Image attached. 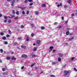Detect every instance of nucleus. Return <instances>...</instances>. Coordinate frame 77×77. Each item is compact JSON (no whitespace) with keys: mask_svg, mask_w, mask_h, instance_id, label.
I'll use <instances>...</instances> for the list:
<instances>
[{"mask_svg":"<svg viewBox=\"0 0 77 77\" xmlns=\"http://www.w3.org/2000/svg\"><path fill=\"white\" fill-rule=\"evenodd\" d=\"M35 35V33H32L31 34V36L33 37Z\"/></svg>","mask_w":77,"mask_h":77,"instance_id":"f8f14e48","label":"nucleus"},{"mask_svg":"<svg viewBox=\"0 0 77 77\" xmlns=\"http://www.w3.org/2000/svg\"><path fill=\"white\" fill-rule=\"evenodd\" d=\"M12 18H14V17H15V16L14 15H13L12 16Z\"/></svg>","mask_w":77,"mask_h":77,"instance_id":"0e129e2a","label":"nucleus"},{"mask_svg":"<svg viewBox=\"0 0 77 77\" xmlns=\"http://www.w3.org/2000/svg\"><path fill=\"white\" fill-rule=\"evenodd\" d=\"M12 0H7V1L9 2H11Z\"/></svg>","mask_w":77,"mask_h":77,"instance_id":"bf43d9fd","label":"nucleus"},{"mask_svg":"<svg viewBox=\"0 0 77 77\" xmlns=\"http://www.w3.org/2000/svg\"><path fill=\"white\" fill-rule=\"evenodd\" d=\"M17 32H20V29H18L17 30Z\"/></svg>","mask_w":77,"mask_h":77,"instance_id":"4d7b16f0","label":"nucleus"},{"mask_svg":"<svg viewBox=\"0 0 77 77\" xmlns=\"http://www.w3.org/2000/svg\"><path fill=\"white\" fill-rule=\"evenodd\" d=\"M74 60V57H72L71 58V60Z\"/></svg>","mask_w":77,"mask_h":77,"instance_id":"ea45409f","label":"nucleus"},{"mask_svg":"<svg viewBox=\"0 0 77 77\" xmlns=\"http://www.w3.org/2000/svg\"><path fill=\"white\" fill-rule=\"evenodd\" d=\"M52 65H55L57 63L56 62H52Z\"/></svg>","mask_w":77,"mask_h":77,"instance_id":"a878e982","label":"nucleus"},{"mask_svg":"<svg viewBox=\"0 0 77 77\" xmlns=\"http://www.w3.org/2000/svg\"><path fill=\"white\" fill-rule=\"evenodd\" d=\"M27 55L25 54H23L22 56V58H27Z\"/></svg>","mask_w":77,"mask_h":77,"instance_id":"7ed1b4c3","label":"nucleus"},{"mask_svg":"<svg viewBox=\"0 0 77 77\" xmlns=\"http://www.w3.org/2000/svg\"><path fill=\"white\" fill-rule=\"evenodd\" d=\"M0 35L3 36V35H4V33L2 32L1 33Z\"/></svg>","mask_w":77,"mask_h":77,"instance_id":"e433bc0d","label":"nucleus"},{"mask_svg":"<svg viewBox=\"0 0 77 77\" xmlns=\"http://www.w3.org/2000/svg\"><path fill=\"white\" fill-rule=\"evenodd\" d=\"M7 20H4V23H6V22H7Z\"/></svg>","mask_w":77,"mask_h":77,"instance_id":"6e6d98bb","label":"nucleus"},{"mask_svg":"<svg viewBox=\"0 0 77 77\" xmlns=\"http://www.w3.org/2000/svg\"><path fill=\"white\" fill-rule=\"evenodd\" d=\"M57 29H61V28H62V25L58 26L57 27Z\"/></svg>","mask_w":77,"mask_h":77,"instance_id":"0eeeda50","label":"nucleus"},{"mask_svg":"<svg viewBox=\"0 0 77 77\" xmlns=\"http://www.w3.org/2000/svg\"><path fill=\"white\" fill-rule=\"evenodd\" d=\"M6 37L7 38H9V37H10V35L8 34L6 35Z\"/></svg>","mask_w":77,"mask_h":77,"instance_id":"79ce46f5","label":"nucleus"},{"mask_svg":"<svg viewBox=\"0 0 77 77\" xmlns=\"http://www.w3.org/2000/svg\"><path fill=\"white\" fill-rule=\"evenodd\" d=\"M8 44V42H5V45H7V44Z\"/></svg>","mask_w":77,"mask_h":77,"instance_id":"37998d69","label":"nucleus"},{"mask_svg":"<svg viewBox=\"0 0 77 77\" xmlns=\"http://www.w3.org/2000/svg\"><path fill=\"white\" fill-rule=\"evenodd\" d=\"M11 57H6V59L7 60H10V59H11Z\"/></svg>","mask_w":77,"mask_h":77,"instance_id":"6e6552de","label":"nucleus"},{"mask_svg":"<svg viewBox=\"0 0 77 77\" xmlns=\"http://www.w3.org/2000/svg\"><path fill=\"white\" fill-rule=\"evenodd\" d=\"M6 38L5 37H2V39L3 40H6Z\"/></svg>","mask_w":77,"mask_h":77,"instance_id":"4468645a","label":"nucleus"},{"mask_svg":"<svg viewBox=\"0 0 77 77\" xmlns=\"http://www.w3.org/2000/svg\"><path fill=\"white\" fill-rule=\"evenodd\" d=\"M29 37H27L26 38V41H29Z\"/></svg>","mask_w":77,"mask_h":77,"instance_id":"7c9ffc66","label":"nucleus"},{"mask_svg":"<svg viewBox=\"0 0 77 77\" xmlns=\"http://www.w3.org/2000/svg\"><path fill=\"white\" fill-rule=\"evenodd\" d=\"M31 26H32V27H35V24L33 23H31L30 24Z\"/></svg>","mask_w":77,"mask_h":77,"instance_id":"1a4fd4ad","label":"nucleus"},{"mask_svg":"<svg viewBox=\"0 0 77 77\" xmlns=\"http://www.w3.org/2000/svg\"><path fill=\"white\" fill-rule=\"evenodd\" d=\"M0 51L1 53H2L3 52V49H1L0 50Z\"/></svg>","mask_w":77,"mask_h":77,"instance_id":"5701e85b","label":"nucleus"},{"mask_svg":"<svg viewBox=\"0 0 77 77\" xmlns=\"http://www.w3.org/2000/svg\"><path fill=\"white\" fill-rule=\"evenodd\" d=\"M14 54V51H12L11 52V54Z\"/></svg>","mask_w":77,"mask_h":77,"instance_id":"13d9d810","label":"nucleus"},{"mask_svg":"<svg viewBox=\"0 0 77 77\" xmlns=\"http://www.w3.org/2000/svg\"><path fill=\"white\" fill-rule=\"evenodd\" d=\"M35 64H36V63H34L33 64H31V66H34V65H35Z\"/></svg>","mask_w":77,"mask_h":77,"instance_id":"f704fd0d","label":"nucleus"},{"mask_svg":"<svg viewBox=\"0 0 77 77\" xmlns=\"http://www.w3.org/2000/svg\"><path fill=\"white\" fill-rule=\"evenodd\" d=\"M42 7H45L46 6V5L45 4H42Z\"/></svg>","mask_w":77,"mask_h":77,"instance_id":"aec40b11","label":"nucleus"},{"mask_svg":"<svg viewBox=\"0 0 77 77\" xmlns=\"http://www.w3.org/2000/svg\"><path fill=\"white\" fill-rule=\"evenodd\" d=\"M29 13H30L29 11H26L27 15H28V14H29Z\"/></svg>","mask_w":77,"mask_h":77,"instance_id":"cd10ccee","label":"nucleus"},{"mask_svg":"<svg viewBox=\"0 0 77 77\" xmlns=\"http://www.w3.org/2000/svg\"><path fill=\"white\" fill-rule=\"evenodd\" d=\"M18 39H19V40H21V39H22V37H19L18 38Z\"/></svg>","mask_w":77,"mask_h":77,"instance_id":"c03bdc74","label":"nucleus"},{"mask_svg":"<svg viewBox=\"0 0 77 77\" xmlns=\"http://www.w3.org/2000/svg\"><path fill=\"white\" fill-rule=\"evenodd\" d=\"M12 14H15V10H13L12 11Z\"/></svg>","mask_w":77,"mask_h":77,"instance_id":"2eb2a0df","label":"nucleus"},{"mask_svg":"<svg viewBox=\"0 0 77 77\" xmlns=\"http://www.w3.org/2000/svg\"><path fill=\"white\" fill-rule=\"evenodd\" d=\"M36 48H34L33 49V51H36Z\"/></svg>","mask_w":77,"mask_h":77,"instance_id":"49530a36","label":"nucleus"},{"mask_svg":"<svg viewBox=\"0 0 77 77\" xmlns=\"http://www.w3.org/2000/svg\"><path fill=\"white\" fill-rule=\"evenodd\" d=\"M3 75H7L6 74V73L5 72H4L2 73Z\"/></svg>","mask_w":77,"mask_h":77,"instance_id":"b1692460","label":"nucleus"},{"mask_svg":"<svg viewBox=\"0 0 77 77\" xmlns=\"http://www.w3.org/2000/svg\"><path fill=\"white\" fill-rule=\"evenodd\" d=\"M29 2H33V0H28Z\"/></svg>","mask_w":77,"mask_h":77,"instance_id":"a18cd8bd","label":"nucleus"},{"mask_svg":"<svg viewBox=\"0 0 77 77\" xmlns=\"http://www.w3.org/2000/svg\"><path fill=\"white\" fill-rule=\"evenodd\" d=\"M60 6H62V3H60V5H57V7H60Z\"/></svg>","mask_w":77,"mask_h":77,"instance_id":"412c9836","label":"nucleus"},{"mask_svg":"<svg viewBox=\"0 0 77 77\" xmlns=\"http://www.w3.org/2000/svg\"><path fill=\"white\" fill-rule=\"evenodd\" d=\"M74 39V37H72L71 38H69V41H71V40H72Z\"/></svg>","mask_w":77,"mask_h":77,"instance_id":"423d86ee","label":"nucleus"},{"mask_svg":"<svg viewBox=\"0 0 77 77\" xmlns=\"http://www.w3.org/2000/svg\"><path fill=\"white\" fill-rule=\"evenodd\" d=\"M17 44H18V42H15L14 43V45Z\"/></svg>","mask_w":77,"mask_h":77,"instance_id":"8fccbe9b","label":"nucleus"},{"mask_svg":"<svg viewBox=\"0 0 77 77\" xmlns=\"http://www.w3.org/2000/svg\"><path fill=\"white\" fill-rule=\"evenodd\" d=\"M74 69L75 71H77V69H76V68H74Z\"/></svg>","mask_w":77,"mask_h":77,"instance_id":"de8ad7c7","label":"nucleus"},{"mask_svg":"<svg viewBox=\"0 0 77 77\" xmlns=\"http://www.w3.org/2000/svg\"><path fill=\"white\" fill-rule=\"evenodd\" d=\"M8 33H9V34H11V33H12L11 31V30L9 29L8 30Z\"/></svg>","mask_w":77,"mask_h":77,"instance_id":"c756f323","label":"nucleus"},{"mask_svg":"<svg viewBox=\"0 0 77 77\" xmlns=\"http://www.w3.org/2000/svg\"><path fill=\"white\" fill-rule=\"evenodd\" d=\"M8 23H11V20H9L8 21Z\"/></svg>","mask_w":77,"mask_h":77,"instance_id":"2f4dec72","label":"nucleus"},{"mask_svg":"<svg viewBox=\"0 0 77 77\" xmlns=\"http://www.w3.org/2000/svg\"><path fill=\"white\" fill-rule=\"evenodd\" d=\"M64 74L63 75L64 76H66V75H67L69 73V72L67 70H65L64 71Z\"/></svg>","mask_w":77,"mask_h":77,"instance_id":"f257e3e1","label":"nucleus"},{"mask_svg":"<svg viewBox=\"0 0 77 77\" xmlns=\"http://www.w3.org/2000/svg\"><path fill=\"white\" fill-rule=\"evenodd\" d=\"M54 25H57V22H55L54 23Z\"/></svg>","mask_w":77,"mask_h":77,"instance_id":"864d4df0","label":"nucleus"},{"mask_svg":"<svg viewBox=\"0 0 77 77\" xmlns=\"http://www.w3.org/2000/svg\"><path fill=\"white\" fill-rule=\"evenodd\" d=\"M35 56L36 55L35 54L33 55H32V58H33V57H35Z\"/></svg>","mask_w":77,"mask_h":77,"instance_id":"09e8293b","label":"nucleus"},{"mask_svg":"<svg viewBox=\"0 0 77 77\" xmlns=\"http://www.w3.org/2000/svg\"><path fill=\"white\" fill-rule=\"evenodd\" d=\"M21 47L22 48H26V46L24 45H22L21 46Z\"/></svg>","mask_w":77,"mask_h":77,"instance_id":"39448f33","label":"nucleus"},{"mask_svg":"<svg viewBox=\"0 0 77 77\" xmlns=\"http://www.w3.org/2000/svg\"><path fill=\"white\" fill-rule=\"evenodd\" d=\"M11 60H16V59H17V58H14V57H13L11 58Z\"/></svg>","mask_w":77,"mask_h":77,"instance_id":"9d476101","label":"nucleus"},{"mask_svg":"<svg viewBox=\"0 0 77 77\" xmlns=\"http://www.w3.org/2000/svg\"><path fill=\"white\" fill-rule=\"evenodd\" d=\"M69 34V31H67L66 33V35H68Z\"/></svg>","mask_w":77,"mask_h":77,"instance_id":"9b49d317","label":"nucleus"},{"mask_svg":"<svg viewBox=\"0 0 77 77\" xmlns=\"http://www.w3.org/2000/svg\"><path fill=\"white\" fill-rule=\"evenodd\" d=\"M25 12H24V11H22V14H23V15H25Z\"/></svg>","mask_w":77,"mask_h":77,"instance_id":"72a5a7b5","label":"nucleus"},{"mask_svg":"<svg viewBox=\"0 0 77 77\" xmlns=\"http://www.w3.org/2000/svg\"><path fill=\"white\" fill-rule=\"evenodd\" d=\"M0 63H2V60H0Z\"/></svg>","mask_w":77,"mask_h":77,"instance_id":"774afa93","label":"nucleus"},{"mask_svg":"<svg viewBox=\"0 0 77 77\" xmlns=\"http://www.w3.org/2000/svg\"><path fill=\"white\" fill-rule=\"evenodd\" d=\"M2 14L0 13V17H2Z\"/></svg>","mask_w":77,"mask_h":77,"instance_id":"e2e57ef3","label":"nucleus"},{"mask_svg":"<svg viewBox=\"0 0 77 77\" xmlns=\"http://www.w3.org/2000/svg\"><path fill=\"white\" fill-rule=\"evenodd\" d=\"M67 2H68V3H71V0H69L67 1Z\"/></svg>","mask_w":77,"mask_h":77,"instance_id":"6ab92c4d","label":"nucleus"},{"mask_svg":"<svg viewBox=\"0 0 77 77\" xmlns=\"http://www.w3.org/2000/svg\"><path fill=\"white\" fill-rule=\"evenodd\" d=\"M28 0H25L24 1V3H27L28 2Z\"/></svg>","mask_w":77,"mask_h":77,"instance_id":"58836bf2","label":"nucleus"},{"mask_svg":"<svg viewBox=\"0 0 77 77\" xmlns=\"http://www.w3.org/2000/svg\"><path fill=\"white\" fill-rule=\"evenodd\" d=\"M22 10H24V9H25V7H21V8Z\"/></svg>","mask_w":77,"mask_h":77,"instance_id":"a19ab883","label":"nucleus"},{"mask_svg":"<svg viewBox=\"0 0 77 77\" xmlns=\"http://www.w3.org/2000/svg\"><path fill=\"white\" fill-rule=\"evenodd\" d=\"M41 29H42V30H44V29H45V27L44 26H41Z\"/></svg>","mask_w":77,"mask_h":77,"instance_id":"f3484780","label":"nucleus"},{"mask_svg":"<svg viewBox=\"0 0 77 77\" xmlns=\"http://www.w3.org/2000/svg\"><path fill=\"white\" fill-rule=\"evenodd\" d=\"M33 3H31L29 4V6H32V5H33Z\"/></svg>","mask_w":77,"mask_h":77,"instance_id":"3c124183","label":"nucleus"},{"mask_svg":"<svg viewBox=\"0 0 77 77\" xmlns=\"http://www.w3.org/2000/svg\"><path fill=\"white\" fill-rule=\"evenodd\" d=\"M62 19V20H63L64 17H61Z\"/></svg>","mask_w":77,"mask_h":77,"instance_id":"680f3d73","label":"nucleus"},{"mask_svg":"<svg viewBox=\"0 0 77 77\" xmlns=\"http://www.w3.org/2000/svg\"><path fill=\"white\" fill-rule=\"evenodd\" d=\"M37 68H38V67H36V66L35 67V69H37Z\"/></svg>","mask_w":77,"mask_h":77,"instance_id":"69168bd1","label":"nucleus"},{"mask_svg":"<svg viewBox=\"0 0 77 77\" xmlns=\"http://www.w3.org/2000/svg\"><path fill=\"white\" fill-rule=\"evenodd\" d=\"M15 0H13V2H12L11 4V6H13V7H14V4L15 3Z\"/></svg>","mask_w":77,"mask_h":77,"instance_id":"20e7f679","label":"nucleus"},{"mask_svg":"<svg viewBox=\"0 0 77 77\" xmlns=\"http://www.w3.org/2000/svg\"><path fill=\"white\" fill-rule=\"evenodd\" d=\"M4 18L5 20H7V19H8V16H5L4 17Z\"/></svg>","mask_w":77,"mask_h":77,"instance_id":"393cba45","label":"nucleus"},{"mask_svg":"<svg viewBox=\"0 0 77 77\" xmlns=\"http://www.w3.org/2000/svg\"><path fill=\"white\" fill-rule=\"evenodd\" d=\"M50 77H55V75H50Z\"/></svg>","mask_w":77,"mask_h":77,"instance_id":"bb28decb","label":"nucleus"},{"mask_svg":"<svg viewBox=\"0 0 77 77\" xmlns=\"http://www.w3.org/2000/svg\"><path fill=\"white\" fill-rule=\"evenodd\" d=\"M20 27L21 29H24V26L23 25H22L20 26Z\"/></svg>","mask_w":77,"mask_h":77,"instance_id":"4be33fe9","label":"nucleus"},{"mask_svg":"<svg viewBox=\"0 0 77 77\" xmlns=\"http://www.w3.org/2000/svg\"><path fill=\"white\" fill-rule=\"evenodd\" d=\"M74 16V13H73L72 14H71V16L72 17H73Z\"/></svg>","mask_w":77,"mask_h":77,"instance_id":"c9c22d12","label":"nucleus"},{"mask_svg":"<svg viewBox=\"0 0 77 77\" xmlns=\"http://www.w3.org/2000/svg\"><path fill=\"white\" fill-rule=\"evenodd\" d=\"M19 18V17H16L14 18V20H18Z\"/></svg>","mask_w":77,"mask_h":77,"instance_id":"dca6fc26","label":"nucleus"},{"mask_svg":"<svg viewBox=\"0 0 77 77\" xmlns=\"http://www.w3.org/2000/svg\"><path fill=\"white\" fill-rule=\"evenodd\" d=\"M61 59L60 57H58V61H61Z\"/></svg>","mask_w":77,"mask_h":77,"instance_id":"473e14b6","label":"nucleus"},{"mask_svg":"<svg viewBox=\"0 0 77 77\" xmlns=\"http://www.w3.org/2000/svg\"><path fill=\"white\" fill-rule=\"evenodd\" d=\"M36 43L38 45H40L41 44V41L39 40H37L36 42Z\"/></svg>","mask_w":77,"mask_h":77,"instance_id":"f03ea898","label":"nucleus"},{"mask_svg":"<svg viewBox=\"0 0 77 77\" xmlns=\"http://www.w3.org/2000/svg\"><path fill=\"white\" fill-rule=\"evenodd\" d=\"M16 14L17 15H19V12H18V11H17L16 12Z\"/></svg>","mask_w":77,"mask_h":77,"instance_id":"4c0bfd02","label":"nucleus"},{"mask_svg":"<svg viewBox=\"0 0 77 77\" xmlns=\"http://www.w3.org/2000/svg\"><path fill=\"white\" fill-rule=\"evenodd\" d=\"M24 66H22L21 67V69H24Z\"/></svg>","mask_w":77,"mask_h":77,"instance_id":"5fc2aeb1","label":"nucleus"},{"mask_svg":"<svg viewBox=\"0 0 77 77\" xmlns=\"http://www.w3.org/2000/svg\"><path fill=\"white\" fill-rule=\"evenodd\" d=\"M59 55L60 57H62V56H63V54L60 53H59Z\"/></svg>","mask_w":77,"mask_h":77,"instance_id":"ddd939ff","label":"nucleus"},{"mask_svg":"<svg viewBox=\"0 0 77 77\" xmlns=\"http://www.w3.org/2000/svg\"><path fill=\"white\" fill-rule=\"evenodd\" d=\"M18 8H20V9H21V7L20 6H18Z\"/></svg>","mask_w":77,"mask_h":77,"instance_id":"338daca9","label":"nucleus"},{"mask_svg":"<svg viewBox=\"0 0 77 77\" xmlns=\"http://www.w3.org/2000/svg\"><path fill=\"white\" fill-rule=\"evenodd\" d=\"M35 14H36V15H38V14H39V12H38V11H35Z\"/></svg>","mask_w":77,"mask_h":77,"instance_id":"c85d7f7f","label":"nucleus"},{"mask_svg":"<svg viewBox=\"0 0 77 77\" xmlns=\"http://www.w3.org/2000/svg\"><path fill=\"white\" fill-rule=\"evenodd\" d=\"M54 48V47L53 46H51L49 48Z\"/></svg>","mask_w":77,"mask_h":77,"instance_id":"052dcab7","label":"nucleus"},{"mask_svg":"<svg viewBox=\"0 0 77 77\" xmlns=\"http://www.w3.org/2000/svg\"><path fill=\"white\" fill-rule=\"evenodd\" d=\"M64 8H65L66 9L68 8V6L67 5H66V4L64 6Z\"/></svg>","mask_w":77,"mask_h":77,"instance_id":"a211bd4d","label":"nucleus"},{"mask_svg":"<svg viewBox=\"0 0 77 77\" xmlns=\"http://www.w3.org/2000/svg\"><path fill=\"white\" fill-rule=\"evenodd\" d=\"M5 68H3L2 69V71H5Z\"/></svg>","mask_w":77,"mask_h":77,"instance_id":"603ef678","label":"nucleus"}]
</instances>
